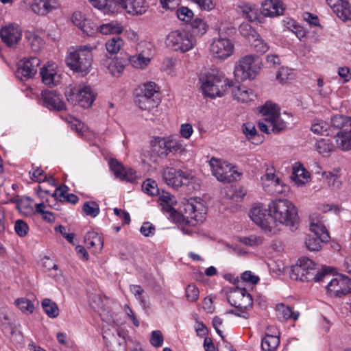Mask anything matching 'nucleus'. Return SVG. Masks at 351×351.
Segmentation results:
<instances>
[{
	"mask_svg": "<svg viewBox=\"0 0 351 351\" xmlns=\"http://www.w3.org/2000/svg\"><path fill=\"white\" fill-rule=\"evenodd\" d=\"M332 270L328 267H323L321 270H317L314 261L307 257H302L292 267L291 278L301 281L321 282L331 277Z\"/></svg>",
	"mask_w": 351,
	"mask_h": 351,
	"instance_id": "nucleus-1",
	"label": "nucleus"
},
{
	"mask_svg": "<svg viewBox=\"0 0 351 351\" xmlns=\"http://www.w3.org/2000/svg\"><path fill=\"white\" fill-rule=\"evenodd\" d=\"M270 217L275 221L295 229L298 224V210L294 204L288 199H276L269 205Z\"/></svg>",
	"mask_w": 351,
	"mask_h": 351,
	"instance_id": "nucleus-2",
	"label": "nucleus"
},
{
	"mask_svg": "<svg viewBox=\"0 0 351 351\" xmlns=\"http://www.w3.org/2000/svg\"><path fill=\"white\" fill-rule=\"evenodd\" d=\"M260 113L264 117L258 122L261 131L269 134L278 133L287 127V123L280 117L279 108L275 104L267 101L261 107Z\"/></svg>",
	"mask_w": 351,
	"mask_h": 351,
	"instance_id": "nucleus-3",
	"label": "nucleus"
},
{
	"mask_svg": "<svg viewBox=\"0 0 351 351\" xmlns=\"http://www.w3.org/2000/svg\"><path fill=\"white\" fill-rule=\"evenodd\" d=\"M96 45H86L76 49H70L66 58L68 66L77 72L86 74L92 65V51Z\"/></svg>",
	"mask_w": 351,
	"mask_h": 351,
	"instance_id": "nucleus-4",
	"label": "nucleus"
},
{
	"mask_svg": "<svg viewBox=\"0 0 351 351\" xmlns=\"http://www.w3.org/2000/svg\"><path fill=\"white\" fill-rule=\"evenodd\" d=\"M141 93L136 99V104L143 110H147L154 116H158L159 110L157 109L160 103L159 88L156 84L149 82L143 84L141 87Z\"/></svg>",
	"mask_w": 351,
	"mask_h": 351,
	"instance_id": "nucleus-5",
	"label": "nucleus"
},
{
	"mask_svg": "<svg viewBox=\"0 0 351 351\" xmlns=\"http://www.w3.org/2000/svg\"><path fill=\"white\" fill-rule=\"evenodd\" d=\"M263 67L261 58L253 54L246 55L235 64L234 74L237 81L254 79Z\"/></svg>",
	"mask_w": 351,
	"mask_h": 351,
	"instance_id": "nucleus-6",
	"label": "nucleus"
},
{
	"mask_svg": "<svg viewBox=\"0 0 351 351\" xmlns=\"http://www.w3.org/2000/svg\"><path fill=\"white\" fill-rule=\"evenodd\" d=\"M223 80V75L218 71L213 70L201 75L199 81L204 95L211 98L222 97L226 90L223 85H226Z\"/></svg>",
	"mask_w": 351,
	"mask_h": 351,
	"instance_id": "nucleus-7",
	"label": "nucleus"
},
{
	"mask_svg": "<svg viewBox=\"0 0 351 351\" xmlns=\"http://www.w3.org/2000/svg\"><path fill=\"white\" fill-rule=\"evenodd\" d=\"M180 209L183 217L191 226L202 223L205 219L206 208L200 198L192 197L185 199Z\"/></svg>",
	"mask_w": 351,
	"mask_h": 351,
	"instance_id": "nucleus-8",
	"label": "nucleus"
},
{
	"mask_svg": "<svg viewBox=\"0 0 351 351\" xmlns=\"http://www.w3.org/2000/svg\"><path fill=\"white\" fill-rule=\"evenodd\" d=\"M162 178L167 185L173 188L190 184L199 186L198 178L192 172L173 167H165L162 171Z\"/></svg>",
	"mask_w": 351,
	"mask_h": 351,
	"instance_id": "nucleus-9",
	"label": "nucleus"
},
{
	"mask_svg": "<svg viewBox=\"0 0 351 351\" xmlns=\"http://www.w3.org/2000/svg\"><path fill=\"white\" fill-rule=\"evenodd\" d=\"M212 174L221 182L230 183L240 179L241 173L234 166L226 161L213 157L209 160Z\"/></svg>",
	"mask_w": 351,
	"mask_h": 351,
	"instance_id": "nucleus-10",
	"label": "nucleus"
},
{
	"mask_svg": "<svg viewBox=\"0 0 351 351\" xmlns=\"http://www.w3.org/2000/svg\"><path fill=\"white\" fill-rule=\"evenodd\" d=\"M167 45L175 51L186 52L196 45L194 36L188 32L173 31L167 38Z\"/></svg>",
	"mask_w": 351,
	"mask_h": 351,
	"instance_id": "nucleus-11",
	"label": "nucleus"
},
{
	"mask_svg": "<svg viewBox=\"0 0 351 351\" xmlns=\"http://www.w3.org/2000/svg\"><path fill=\"white\" fill-rule=\"evenodd\" d=\"M67 97L68 101L73 104L88 108L95 99V93L90 86L80 85L77 88L73 89L71 94Z\"/></svg>",
	"mask_w": 351,
	"mask_h": 351,
	"instance_id": "nucleus-12",
	"label": "nucleus"
},
{
	"mask_svg": "<svg viewBox=\"0 0 351 351\" xmlns=\"http://www.w3.org/2000/svg\"><path fill=\"white\" fill-rule=\"evenodd\" d=\"M328 281L326 288L328 294L331 297H341L351 291V280L345 276L339 275L324 281Z\"/></svg>",
	"mask_w": 351,
	"mask_h": 351,
	"instance_id": "nucleus-13",
	"label": "nucleus"
},
{
	"mask_svg": "<svg viewBox=\"0 0 351 351\" xmlns=\"http://www.w3.org/2000/svg\"><path fill=\"white\" fill-rule=\"evenodd\" d=\"M210 51L215 58L224 60L233 54L234 45L229 38L219 36L213 39Z\"/></svg>",
	"mask_w": 351,
	"mask_h": 351,
	"instance_id": "nucleus-14",
	"label": "nucleus"
},
{
	"mask_svg": "<svg viewBox=\"0 0 351 351\" xmlns=\"http://www.w3.org/2000/svg\"><path fill=\"white\" fill-rule=\"evenodd\" d=\"M23 29L16 23H8L0 29V37L3 43L8 47H15L21 41Z\"/></svg>",
	"mask_w": 351,
	"mask_h": 351,
	"instance_id": "nucleus-15",
	"label": "nucleus"
},
{
	"mask_svg": "<svg viewBox=\"0 0 351 351\" xmlns=\"http://www.w3.org/2000/svg\"><path fill=\"white\" fill-rule=\"evenodd\" d=\"M263 189L268 193L276 195L285 193L288 190V186L278 178L274 173L267 171L261 177Z\"/></svg>",
	"mask_w": 351,
	"mask_h": 351,
	"instance_id": "nucleus-16",
	"label": "nucleus"
},
{
	"mask_svg": "<svg viewBox=\"0 0 351 351\" xmlns=\"http://www.w3.org/2000/svg\"><path fill=\"white\" fill-rule=\"evenodd\" d=\"M230 304L238 308L247 310L253 304L252 295L245 289L236 287L231 290L228 295Z\"/></svg>",
	"mask_w": 351,
	"mask_h": 351,
	"instance_id": "nucleus-17",
	"label": "nucleus"
},
{
	"mask_svg": "<svg viewBox=\"0 0 351 351\" xmlns=\"http://www.w3.org/2000/svg\"><path fill=\"white\" fill-rule=\"evenodd\" d=\"M270 216L269 207L263 204H256L252 206L250 212V217L259 227L267 232H271L268 219Z\"/></svg>",
	"mask_w": 351,
	"mask_h": 351,
	"instance_id": "nucleus-18",
	"label": "nucleus"
},
{
	"mask_svg": "<svg viewBox=\"0 0 351 351\" xmlns=\"http://www.w3.org/2000/svg\"><path fill=\"white\" fill-rule=\"evenodd\" d=\"M40 60L36 57L24 58L19 64L17 77L21 80L32 78L37 73Z\"/></svg>",
	"mask_w": 351,
	"mask_h": 351,
	"instance_id": "nucleus-19",
	"label": "nucleus"
},
{
	"mask_svg": "<svg viewBox=\"0 0 351 351\" xmlns=\"http://www.w3.org/2000/svg\"><path fill=\"white\" fill-rule=\"evenodd\" d=\"M119 4L129 14L138 16L145 14L149 8L146 0H113Z\"/></svg>",
	"mask_w": 351,
	"mask_h": 351,
	"instance_id": "nucleus-20",
	"label": "nucleus"
},
{
	"mask_svg": "<svg viewBox=\"0 0 351 351\" xmlns=\"http://www.w3.org/2000/svg\"><path fill=\"white\" fill-rule=\"evenodd\" d=\"M43 82L47 86H56L60 81V74L55 63L47 62L40 71Z\"/></svg>",
	"mask_w": 351,
	"mask_h": 351,
	"instance_id": "nucleus-21",
	"label": "nucleus"
},
{
	"mask_svg": "<svg viewBox=\"0 0 351 351\" xmlns=\"http://www.w3.org/2000/svg\"><path fill=\"white\" fill-rule=\"evenodd\" d=\"M43 105L49 110H62L65 103L61 95L54 90H43L41 93Z\"/></svg>",
	"mask_w": 351,
	"mask_h": 351,
	"instance_id": "nucleus-22",
	"label": "nucleus"
},
{
	"mask_svg": "<svg viewBox=\"0 0 351 351\" xmlns=\"http://www.w3.org/2000/svg\"><path fill=\"white\" fill-rule=\"evenodd\" d=\"M337 16L343 21L351 19V5L348 0H326Z\"/></svg>",
	"mask_w": 351,
	"mask_h": 351,
	"instance_id": "nucleus-23",
	"label": "nucleus"
},
{
	"mask_svg": "<svg viewBox=\"0 0 351 351\" xmlns=\"http://www.w3.org/2000/svg\"><path fill=\"white\" fill-rule=\"evenodd\" d=\"M102 69L112 75L119 77L125 69L123 61L119 58L105 56L101 60Z\"/></svg>",
	"mask_w": 351,
	"mask_h": 351,
	"instance_id": "nucleus-24",
	"label": "nucleus"
},
{
	"mask_svg": "<svg viewBox=\"0 0 351 351\" xmlns=\"http://www.w3.org/2000/svg\"><path fill=\"white\" fill-rule=\"evenodd\" d=\"M109 165L117 178L129 182L135 180L136 176L134 170L130 168L125 169L117 160H111Z\"/></svg>",
	"mask_w": 351,
	"mask_h": 351,
	"instance_id": "nucleus-25",
	"label": "nucleus"
},
{
	"mask_svg": "<svg viewBox=\"0 0 351 351\" xmlns=\"http://www.w3.org/2000/svg\"><path fill=\"white\" fill-rule=\"evenodd\" d=\"M280 343L279 332L275 328H268L262 339L261 347L264 351H274Z\"/></svg>",
	"mask_w": 351,
	"mask_h": 351,
	"instance_id": "nucleus-26",
	"label": "nucleus"
},
{
	"mask_svg": "<svg viewBox=\"0 0 351 351\" xmlns=\"http://www.w3.org/2000/svg\"><path fill=\"white\" fill-rule=\"evenodd\" d=\"M32 10L40 15H45L57 7L56 0H29Z\"/></svg>",
	"mask_w": 351,
	"mask_h": 351,
	"instance_id": "nucleus-27",
	"label": "nucleus"
},
{
	"mask_svg": "<svg viewBox=\"0 0 351 351\" xmlns=\"http://www.w3.org/2000/svg\"><path fill=\"white\" fill-rule=\"evenodd\" d=\"M285 5L280 0H265L262 4V13L266 16L282 14Z\"/></svg>",
	"mask_w": 351,
	"mask_h": 351,
	"instance_id": "nucleus-28",
	"label": "nucleus"
},
{
	"mask_svg": "<svg viewBox=\"0 0 351 351\" xmlns=\"http://www.w3.org/2000/svg\"><path fill=\"white\" fill-rule=\"evenodd\" d=\"M84 242L87 248L91 250L95 254L100 252L104 246L102 237L95 231H90L86 233Z\"/></svg>",
	"mask_w": 351,
	"mask_h": 351,
	"instance_id": "nucleus-29",
	"label": "nucleus"
},
{
	"mask_svg": "<svg viewBox=\"0 0 351 351\" xmlns=\"http://www.w3.org/2000/svg\"><path fill=\"white\" fill-rule=\"evenodd\" d=\"M232 93L233 97L240 102H247L256 97L254 91L245 86L234 87L232 90Z\"/></svg>",
	"mask_w": 351,
	"mask_h": 351,
	"instance_id": "nucleus-30",
	"label": "nucleus"
},
{
	"mask_svg": "<svg viewBox=\"0 0 351 351\" xmlns=\"http://www.w3.org/2000/svg\"><path fill=\"white\" fill-rule=\"evenodd\" d=\"M310 230L314 233L315 236L321 237V239H329V234L322 219H314L312 217L311 218Z\"/></svg>",
	"mask_w": 351,
	"mask_h": 351,
	"instance_id": "nucleus-31",
	"label": "nucleus"
},
{
	"mask_svg": "<svg viewBox=\"0 0 351 351\" xmlns=\"http://www.w3.org/2000/svg\"><path fill=\"white\" fill-rule=\"evenodd\" d=\"M316 151L322 156L327 157L335 150V145L330 139L320 138L315 144Z\"/></svg>",
	"mask_w": 351,
	"mask_h": 351,
	"instance_id": "nucleus-32",
	"label": "nucleus"
},
{
	"mask_svg": "<svg viewBox=\"0 0 351 351\" xmlns=\"http://www.w3.org/2000/svg\"><path fill=\"white\" fill-rule=\"evenodd\" d=\"M322 176L328 184L331 186L332 188L339 189L341 186V181L340 180V168H335L331 171H324Z\"/></svg>",
	"mask_w": 351,
	"mask_h": 351,
	"instance_id": "nucleus-33",
	"label": "nucleus"
},
{
	"mask_svg": "<svg viewBox=\"0 0 351 351\" xmlns=\"http://www.w3.org/2000/svg\"><path fill=\"white\" fill-rule=\"evenodd\" d=\"M151 145L153 152L157 153L159 156H167L168 155V136L167 137H155L151 141Z\"/></svg>",
	"mask_w": 351,
	"mask_h": 351,
	"instance_id": "nucleus-34",
	"label": "nucleus"
},
{
	"mask_svg": "<svg viewBox=\"0 0 351 351\" xmlns=\"http://www.w3.org/2000/svg\"><path fill=\"white\" fill-rule=\"evenodd\" d=\"M168 154L170 153L173 154H182L185 152V145L182 139L179 137L173 135L168 136V146L167 149Z\"/></svg>",
	"mask_w": 351,
	"mask_h": 351,
	"instance_id": "nucleus-35",
	"label": "nucleus"
},
{
	"mask_svg": "<svg viewBox=\"0 0 351 351\" xmlns=\"http://www.w3.org/2000/svg\"><path fill=\"white\" fill-rule=\"evenodd\" d=\"M309 178L308 172L302 165L294 168L292 180L298 186L305 184L308 182Z\"/></svg>",
	"mask_w": 351,
	"mask_h": 351,
	"instance_id": "nucleus-36",
	"label": "nucleus"
},
{
	"mask_svg": "<svg viewBox=\"0 0 351 351\" xmlns=\"http://www.w3.org/2000/svg\"><path fill=\"white\" fill-rule=\"evenodd\" d=\"M238 9L250 21H255L258 19L259 12L255 5L243 3L238 5Z\"/></svg>",
	"mask_w": 351,
	"mask_h": 351,
	"instance_id": "nucleus-37",
	"label": "nucleus"
},
{
	"mask_svg": "<svg viewBox=\"0 0 351 351\" xmlns=\"http://www.w3.org/2000/svg\"><path fill=\"white\" fill-rule=\"evenodd\" d=\"M38 304V302L37 300H31L26 298H20L15 300V304L19 310L26 314H32L35 310V304Z\"/></svg>",
	"mask_w": 351,
	"mask_h": 351,
	"instance_id": "nucleus-38",
	"label": "nucleus"
},
{
	"mask_svg": "<svg viewBox=\"0 0 351 351\" xmlns=\"http://www.w3.org/2000/svg\"><path fill=\"white\" fill-rule=\"evenodd\" d=\"M123 30L122 25L118 21H111L99 26V33L102 34H119Z\"/></svg>",
	"mask_w": 351,
	"mask_h": 351,
	"instance_id": "nucleus-39",
	"label": "nucleus"
},
{
	"mask_svg": "<svg viewBox=\"0 0 351 351\" xmlns=\"http://www.w3.org/2000/svg\"><path fill=\"white\" fill-rule=\"evenodd\" d=\"M311 130L314 134L328 136L330 134V125L322 119H314Z\"/></svg>",
	"mask_w": 351,
	"mask_h": 351,
	"instance_id": "nucleus-40",
	"label": "nucleus"
},
{
	"mask_svg": "<svg viewBox=\"0 0 351 351\" xmlns=\"http://www.w3.org/2000/svg\"><path fill=\"white\" fill-rule=\"evenodd\" d=\"M335 141L338 147L341 149H351V136L347 132V130L339 132L335 136Z\"/></svg>",
	"mask_w": 351,
	"mask_h": 351,
	"instance_id": "nucleus-41",
	"label": "nucleus"
},
{
	"mask_svg": "<svg viewBox=\"0 0 351 351\" xmlns=\"http://www.w3.org/2000/svg\"><path fill=\"white\" fill-rule=\"evenodd\" d=\"M25 37L31 47V49L34 52H38L44 46L43 39L34 32H27L25 34Z\"/></svg>",
	"mask_w": 351,
	"mask_h": 351,
	"instance_id": "nucleus-42",
	"label": "nucleus"
},
{
	"mask_svg": "<svg viewBox=\"0 0 351 351\" xmlns=\"http://www.w3.org/2000/svg\"><path fill=\"white\" fill-rule=\"evenodd\" d=\"M192 34L195 36H202L206 33L208 25L206 22L200 18L195 19L191 24Z\"/></svg>",
	"mask_w": 351,
	"mask_h": 351,
	"instance_id": "nucleus-43",
	"label": "nucleus"
},
{
	"mask_svg": "<svg viewBox=\"0 0 351 351\" xmlns=\"http://www.w3.org/2000/svg\"><path fill=\"white\" fill-rule=\"evenodd\" d=\"M283 23L286 28L294 33L298 38L301 39L305 36V31L295 22V20L287 18L283 20Z\"/></svg>",
	"mask_w": 351,
	"mask_h": 351,
	"instance_id": "nucleus-44",
	"label": "nucleus"
},
{
	"mask_svg": "<svg viewBox=\"0 0 351 351\" xmlns=\"http://www.w3.org/2000/svg\"><path fill=\"white\" fill-rule=\"evenodd\" d=\"M42 307L45 313L51 318H56L59 315L58 305L49 299H45L42 302Z\"/></svg>",
	"mask_w": 351,
	"mask_h": 351,
	"instance_id": "nucleus-45",
	"label": "nucleus"
},
{
	"mask_svg": "<svg viewBox=\"0 0 351 351\" xmlns=\"http://www.w3.org/2000/svg\"><path fill=\"white\" fill-rule=\"evenodd\" d=\"M276 310L285 319H293L295 321L300 316L299 312L293 311L290 306L282 303L277 304Z\"/></svg>",
	"mask_w": 351,
	"mask_h": 351,
	"instance_id": "nucleus-46",
	"label": "nucleus"
},
{
	"mask_svg": "<svg viewBox=\"0 0 351 351\" xmlns=\"http://www.w3.org/2000/svg\"><path fill=\"white\" fill-rule=\"evenodd\" d=\"M122 38L117 36L111 38L106 43V50L110 53H117L123 46Z\"/></svg>",
	"mask_w": 351,
	"mask_h": 351,
	"instance_id": "nucleus-47",
	"label": "nucleus"
},
{
	"mask_svg": "<svg viewBox=\"0 0 351 351\" xmlns=\"http://www.w3.org/2000/svg\"><path fill=\"white\" fill-rule=\"evenodd\" d=\"M328 240L321 239V237L308 236L305 240V245L310 251H318L322 248V243Z\"/></svg>",
	"mask_w": 351,
	"mask_h": 351,
	"instance_id": "nucleus-48",
	"label": "nucleus"
},
{
	"mask_svg": "<svg viewBox=\"0 0 351 351\" xmlns=\"http://www.w3.org/2000/svg\"><path fill=\"white\" fill-rule=\"evenodd\" d=\"M239 31L241 36L245 38L249 43L255 37H257L258 33L247 23H241L239 27Z\"/></svg>",
	"mask_w": 351,
	"mask_h": 351,
	"instance_id": "nucleus-49",
	"label": "nucleus"
},
{
	"mask_svg": "<svg viewBox=\"0 0 351 351\" xmlns=\"http://www.w3.org/2000/svg\"><path fill=\"white\" fill-rule=\"evenodd\" d=\"M149 60L138 54L131 56L129 58V62L131 65L138 69H145L150 63Z\"/></svg>",
	"mask_w": 351,
	"mask_h": 351,
	"instance_id": "nucleus-50",
	"label": "nucleus"
},
{
	"mask_svg": "<svg viewBox=\"0 0 351 351\" xmlns=\"http://www.w3.org/2000/svg\"><path fill=\"white\" fill-rule=\"evenodd\" d=\"M82 210L87 216L96 217L99 214L100 208L96 202L87 201L84 202L82 206Z\"/></svg>",
	"mask_w": 351,
	"mask_h": 351,
	"instance_id": "nucleus-51",
	"label": "nucleus"
},
{
	"mask_svg": "<svg viewBox=\"0 0 351 351\" xmlns=\"http://www.w3.org/2000/svg\"><path fill=\"white\" fill-rule=\"evenodd\" d=\"M176 60L171 58H165L160 68L162 72H165L167 75L173 77L176 75Z\"/></svg>",
	"mask_w": 351,
	"mask_h": 351,
	"instance_id": "nucleus-52",
	"label": "nucleus"
},
{
	"mask_svg": "<svg viewBox=\"0 0 351 351\" xmlns=\"http://www.w3.org/2000/svg\"><path fill=\"white\" fill-rule=\"evenodd\" d=\"M251 46L258 53H265L269 49V46L258 34L257 37L252 40Z\"/></svg>",
	"mask_w": 351,
	"mask_h": 351,
	"instance_id": "nucleus-53",
	"label": "nucleus"
},
{
	"mask_svg": "<svg viewBox=\"0 0 351 351\" xmlns=\"http://www.w3.org/2000/svg\"><path fill=\"white\" fill-rule=\"evenodd\" d=\"M295 77L293 71L288 67H281L276 74V80L280 83H285L291 80Z\"/></svg>",
	"mask_w": 351,
	"mask_h": 351,
	"instance_id": "nucleus-54",
	"label": "nucleus"
},
{
	"mask_svg": "<svg viewBox=\"0 0 351 351\" xmlns=\"http://www.w3.org/2000/svg\"><path fill=\"white\" fill-rule=\"evenodd\" d=\"M71 128L75 131L80 136L86 137V133L88 132V128L78 119L71 118L70 121Z\"/></svg>",
	"mask_w": 351,
	"mask_h": 351,
	"instance_id": "nucleus-55",
	"label": "nucleus"
},
{
	"mask_svg": "<svg viewBox=\"0 0 351 351\" xmlns=\"http://www.w3.org/2000/svg\"><path fill=\"white\" fill-rule=\"evenodd\" d=\"M136 53L151 60L152 58V45L147 42H141L136 47Z\"/></svg>",
	"mask_w": 351,
	"mask_h": 351,
	"instance_id": "nucleus-56",
	"label": "nucleus"
},
{
	"mask_svg": "<svg viewBox=\"0 0 351 351\" xmlns=\"http://www.w3.org/2000/svg\"><path fill=\"white\" fill-rule=\"evenodd\" d=\"M143 191L149 195H156L159 194L158 185L154 180L147 179L142 184Z\"/></svg>",
	"mask_w": 351,
	"mask_h": 351,
	"instance_id": "nucleus-57",
	"label": "nucleus"
},
{
	"mask_svg": "<svg viewBox=\"0 0 351 351\" xmlns=\"http://www.w3.org/2000/svg\"><path fill=\"white\" fill-rule=\"evenodd\" d=\"M88 36H93L99 33V26L90 20L87 19L80 28Z\"/></svg>",
	"mask_w": 351,
	"mask_h": 351,
	"instance_id": "nucleus-58",
	"label": "nucleus"
},
{
	"mask_svg": "<svg viewBox=\"0 0 351 351\" xmlns=\"http://www.w3.org/2000/svg\"><path fill=\"white\" fill-rule=\"evenodd\" d=\"M199 291L195 285H189L185 289V296L190 302H195L199 298Z\"/></svg>",
	"mask_w": 351,
	"mask_h": 351,
	"instance_id": "nucleus-59",
	"label": "nucleus"
},
{
	"mask_svg": "<svg viewBox=\"0 0 351 351\" xmlns=\"http://www.w3.org/2000/svg\"><path fill=\"white\" fill-rule=\"evenodd\" d=\"M242 130L247 138L250 141L254 140L257 136V130L254 123L247 122L242 125Z\"/></svg>",
	"mask_w": 351,
	"mask_h": 351,
	"instance_id": "nucleus-60",
	"label": "nucleus"
},
{
	"mask_svg": "<svg viewBox=\"0 0 351 351\" xmlns=\"http://www.w3.org/2000/svg\"><path fill=\"white\" fill-rule=\"evenodd\" d=\"M117 335H119L120 340L112 341H106L107 347L108 348L109 351H124L125 350V341L124 337H122L121 333L118 332Z\"/></svg>",
	"mask_w": 351,
	"mask_h": 351,
	"instance_id": "nucleus-61",
	"label": "nucleus"
},
{
	"mask_svg": "<svg viewBox=\"0 0 351 351\" xmlns=\"http://www.w3.org/2000/svg\"><path fill=\"white\" fill-rule=\"evenodd\" d=\"M178 18L183 21H190L193 16V11L187 7L182 6L176 11Z\"/></svg>",
	"mask_w": 351,
	"mask_h": 351,
	"instance_id": "nucleus-62",
	"label": "nucleus"
},
{
	"mask_svg": "<svg viewBox=\"0 0 351 351\" xmlns=\"http://www.w3.org/2000/svg\"><path fill=\"white\" fill-rule=\"evenodd\" d=\"M164 341L163 336L160 330H154L152 332L150 343L156 348L162 346Z\"/></svg>",
	"mask_w": 351,
	"mask_h": 351,
	"instance_id": "nucleus-63",
	"label": "nucleus"
},
{
	"mask_svg": "<svg viewBox=\"0 0 351 351\" xmlns=\"http://www.w3.org/2000/svg\"><path fill=\"white\" fill-rule=\"evenodd\" d=\"M14 230L19 236L24 237L27 234L29 227L24 221L19 219L15 222Z\"/></svg>",
	"mask_w": 351,
	"mask_h": 351,
	"instance_id": "nucleus-64",
	"label": "nucleus"
}]
</instances>
